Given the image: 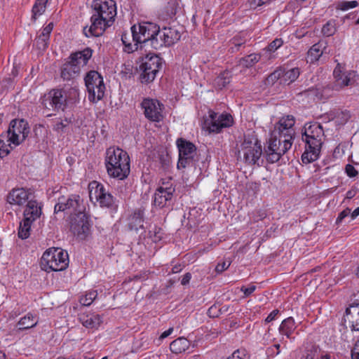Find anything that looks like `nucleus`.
<instances>
[{"instance_id": "47", "label": "nucleus", "mask_w": 359, "mask_h": 359, "mask_svg": "<svg viewBox=\"0 0 359 359\" xmlns=\"http://www.w3.org/2000/svg\"><path fill=\"white\" fill-rule=\"evenodd\" d=\"M283 41L282 39L277 38L269 43V45L267 47V49L269 51L274 52L278 48H280L283 45Z\"/></svg>"}, {"instance_id": "17", "label": "nucleus", "mask_w": 359, "mask_h": 359, "mask_svg": "<svg viewBox=\"0 0 359 359\" xmlns=\"http://www.w3.org/2000/svg\"><path fill=\"white\" fill-rule=\"evenodd\" d=\"M95 187H92L89 192V196L91 201L95 199L101 207L112 208L115 204V200L113 196L109 193L102 184L96 182Z\"/></svg>"}, {"instance_id": "43", "label": "nucleus", "mask_w": 359, "mask_h": 359, "mask_svg": "<svg viewBox=\"0 0 359 359\" xmlns=\"http://www.w3.org/2000/svg\"><path fill=\"white\" fill-rule=\"evenodd\" d=\"M177 4L175 0H171L168 3V5L165 7V12L167 16L172 18L174 17L177 13Z\"/></svg>"}, {"instance_id": "59", "label": "nucleus", "mask_w": 359, "mask_h": 359, "mask_svg": "<svg viewBox=\"0 0 359 359\" xmlns=\"http://www.w3.org/2000/svg\"><path fill=\"white\" fill-rule=\"evenodd\" d=\"M156 41H159V40H162V41H163V36H161V34H157V35H154V36H153V37L151 38V41H150V42H149V45H148V46H151V48H153L154 49L157 50V49H158L159 48H156V47L154 46V44H153V41H154V40H156Z\"/></svg>"}, {"instance_id": "12", "label": "nucleus", "mask_w": 359, "mask_h": 359, "mask_svg": "<svg viewBox=\"0 0 359 359\" xmlns=\"http://www.w3.org/2000/svg\"><path fill=\"white\" fill-rule=\"evenodd\" d=\"M29 133V124L25 120L13 119L7 130V141L18 146L27 137Z\"/></svg>"}, {"instance_id": "20", "label": "nucleus", "mask_w": 359, "mask_h": 359, "mask_svg": "<svg viewBox=\"0 0 359 359\" xmlns=\"http://www.w3.org/2000/svg\"><path fill=\"white\" fill-rule=\"evenodd\" d=\"M344 323L352 331H359V302L353 303L346 309Z\"/></svg>"}, {"instance_id": "31", "label": "nucleus", "mask_w": 359, "mask_h": 359, "mask_svg": "<svg viewBox=\"0 0 359 359\" xmlns=\"http://www.w3.org/2000/svg\"><path fill=\"white\" fill-rule=\"evenodd\" d=\"M121 41L124 45L125 52L130 53L137 50L139 43L133 41L132 34L123 33L121 35Z\"/></svg>"}, {"instance_id": "53", "label": "nucleus", "mask_w": 359, "mask_h": 359, "mask_svg": "<svg viewBox=\"0 0 359 359\" xmlns=\"http://www.w3.org/2000/svg\"><path fill=\"white\" fill-rule=\"evenodd\" d=\"M351 358L359 359V339L355 342L351 350Z\"/></svg>"}, {"instance_id": "61", "label": "nucleus", "mask_w": 359, "mask_h": 359, "mask_svg": "<svg viewBox=\"0 0 359 359\" xmlns=\"http://www.w3.org/2000/svg\"><path fill=\"white\" fill-rule=\"evenodd\" d=\"M217 309L216 306H212L208 311V313L210 317H216L217 314L215 313V310Z\"/></svg>"}, {"instance_id": "25", "label": "nucleus", "mask_w": 359, "mask_h": 359, "mask_svg": "<svg viewBox=\"0 0 359 359\" xmlns=\"http://www.w3.org/2000/svg\"><path fill=\"white\" fill-rule=\"evenodd\" d=\"M128 228L130 231L138 232L144 229V212L141 209L135 210L128 217Z\"/></svg>"}, {"instance_id": "50", "label": "nucleus", "mask_w": 359, "mask_h": 359, "mask_svg": "<svg viewBox=\"0 0 359 359\" xmlns=\"http://www.w3.org/2000/svg\"><path fill=\"white\" fill-rule=\"evenodd\" d=\"M53 22H50L46 27H45L40 35H41L43 38H48L49 39L50 34L53 30Z\"/></svg>"}, {"instance_id": "63", "label": "nucleus", "mask_w": 359, "mask_h": 359, "mask_svg": "<svg viewBox=\"0 0 359 359\" xmlns=\"http://www.w3.org/2000/svg\"><path fill=\"white\" fill-rule=\"evenodd\" d=\"M180 34L175 29H174V33H172V44L177 41L180 39Z\"/></svg>"}, {"instance_id": "49", "label": "nucleus", "mask_w": 359, "mask_h": 359, "mask_svg": "<svg viewBox=\"0 0 359 359\" xmlns=\"http://www.w3.org/2000/svg\"><path fill=\"white\" fill-rule=\"evenodd\" d=\"M317 354V350L316 348L308 349L302 355V359H315Z\"/></svg>"}, {"instance_id": "23", "label": "nucleus", "mask_w": 359, "mask_h": 359, "mask_svg": "<svg viewBox=\"0 0 359 359\" xmlns=\"http://www.w3.org/2000/svg\"><path fill=\"white\" fill-rule=\"evenodd\" d=\"M79 320L84 327L88 329H97L102 323V316L94 313H80Z\"/></svg>"}, {"instance_id": "18", "label": "nucleus", "mask_w": 359, "mask_h": 359, "mask_svg": "<svg viewBox=\"0 0 359 359\" xmlns=\"http://www.w3.org/2000/svg\"><path fill=\"white\" fill-rule=\"evenodd\" d=\"M141 106L145 117L149 121L159 122L163 118V105L157 100L144 99Z\"/></svg>"}, {"instance_id": "14", "label": "nucleus", "mask_w": 359, "mask_h": 359, "mask_svg": "<svg viewBox=\"0 0 359 359\" xmlns=\"http://www.w3.org/2000/svg\"><path fill=\"white\" fill-rule=\"evenodd\" d=\"M85 207L83 201L79 195H71L68 197L62 196L58 198L55 205V212L67 211L70 214H79L83 212Z\"/></svg>"}, {"instance_id": "4", "label": "nucleus", "mask_w": 359, "mask_h": 359, "mask_svg": "<svg viewBox=\"0 0 359 359\" xmlns=\"http://www.w3.org/2000/svg\"><path fill=\"white\" fill-rule=\"evenodd\" d=\"M323 135L324 131L320 124L314 123L305 126L302 134V140L306 143V150L302 156L304 163H309L318 158Z\"/></svg>"}, {"instance_id": "22", "label": "nucleus", "mask_w": 359, "mask_h": 359, "mask_svg": "<svg viewBox=\"0 0 359 359\" xmlns=\"http://www.w3.org/2000/svg\"><path fill=\"white\" fill-rule=\"evenodd\" d=\"M30 192L24 188L12 189L7 196V201L11 205L21 206L29 201Z\"/></svg>"}, {"instance_id": "8", "label": "nucleus", "mask_w": 359, "mask_h": 359, "mask_svg": "<svg viewBox=\"0 0 359 359\" xmlns=\"http://www.w3.org/2000/svg\"><path fill=\"white\" fill-rule=\"evenodd\" d=\"M88 100L93 102L100 100L104 95L105 85L102 76L96 71L88 72L84 78Z\"/></svg>"}, {"instance_id": "56", "label": "nucleus", "mask_w": 359, "mask_h": 359, "mask_svg": "<svg viewBox=\"0 0 359 359\" xmlns=\"http://www.w3.org/2000/svg\"><path fill=\"white\" fill-rule=\"evenodd\" d=\"M279 311L277 310V309H275L273 311H272L269 314V316L266 317V318L265 319V322L266 323H270L271 321H273V320H275L276 316L278 315Z\"/></svg>"}, {"instance_id": "11", "label": "nucleus", "mask_w": 359, "mask_h": 359, "mask_svg": "<svg viewBox=\"0 0 359 359\" xmlns=\"http://www.w3.org/2000/svg\"><path fill=\"white\" fill-rule=\"evenodd\" d=\"M208 114V117L204 120L203 128L210 133H219L223 128L233 125V117L229 114H218L212 110H209Z\"/></svg>"}, {"instance_id": "46", "label": "nucleus", "mask_w": 359, "mask_h": 359, "mask_svg": "<svg viewBox=\"0 0 359 359\" xmlns=\"http://www.w3.org/2000/svg\"><path fill=\"white\" fill-rule=\"evenodd\" d=\"M266 212L264 210H256L252 212L250 219L254 222H257L266 218Z\"/></svg>"}, {"instance_id": "6", "label": "nucleus", "mask_w": 359, "mask_h": 359, "mask_svg": "<svg viewBox=\"0 0 359 359\" xmlns=\"http://www.w3.org/2000/svg\"><path fill=\"white\" fill-rule=\"evenodd\" d=\"M65 86L62 88H55L48 93L49 103H46L47 108L51 107L56 111H64L67 107L68 102L76 100L79 95L76 86Z\"/></svg>"}, {"instance_id": "55", "label": "nucleus", "mask_w": 359, "mask_h": 359, "mask_svg": "<svg viewBox=\"0 0 359 359\" xmlns=\"http://www.w3.org/2000/svg\"><path fill=\"white\" fill-rule=\"evenodd\" d=\"M245 43V39H240L237 36L234 37L232 41V43L235 46L236 50H238V48Z\"/></svg>"}, {"instance_id": "52", "label": "nucleus", "mask_w": 359, "mask_h": 359, "mask_svg": "<svg viewBox=\"0 0 359 359\" xmlns=\"http://www.w3.org/2000/svg\"><path fill=\"white\" fill-rule=\"evenodd\" d=\"M230 264V262H223L222 263H219L215 267V271L217 273H222L226 270L229 267Z\"/></svg>"}, {"instance_id": "45", "label": "nucleus", "mask_w": 359, "mask_h": 359, "mask_svg": "<svg viewBox=\"0 0 359 359\" xmlns=\"http://www.w3.org/2000/svg\"><path fill=\"white\" fill-rule=\"evenodd\" d=\"M335 31L334 25L330 21L327 22L322 28V33L327 36L333 35Z\"/></svg>"}, {"instance_id": "42", "label": "nucleus", "mask_w": 359, "mask_h": 359, "mask_svg": "<svg viewBox=\"0 0 359 359\" xmlns=\"http://www.w3.org/2000/svg\"><path fill=\"white\" fill-rule=\"evenodd\" d=\"M5 138L6 135L4 134L0 135V158H4L10 153V145L5 142Z\"/></svg>"}, {"instance_id": "10", "label": "nucleus", "mask_w": 359, "mask_h": 359, "mask_svg": "<svg viewBox=\"0 0 359 359\" xmlns=\"http://www.w3.org/2000/svg\"><path fill=\"white\" fill-rule=\"evenodd\" d=\"M162 67V59L157 55L149 53L140 65L142 83H150L154 80L159 69Z\"/></svg>"}, {"instance_id": "19", "label": "nucleus", "mask_w": 359, "mask_h": 359, "mask_svg": "<svg viewBox=\"0 0 359 359\" xmlns=\"http://www.w3.org/2000/svg\"><path fill=\"white\" fill-rule=\"evenodd\" d=\"M333 75L336 80V86L342 88L352 84L356 76V72L354 71L347 72L344 66L338 63L334 69Z\"/></svg>"}, {"instance_id": "24", "label": "nucleus", "mask_w": 359, "mask_h": 359, "mask_svg": "<svg viewBox=\"0 0 359 359\" xmlns=\"http://www.w3.org/2000/svg\"><path fill=\"white\" fill-rule=\"evenodd\" d=\"M41 213V207L36 201L29 200L24 210V219L28 218L29 221L33 223V222L40 217Z\"/></svg>"}, {"instance_id": "32", "label": "nucleus", "mask_w": 359, "mask_h": 359, "mask_svg": "<svg viewBox=\"0 0 359 359\" xmlns=\"http://www.w3.org/2000/svg\"><path fill=\"white\" fill-rule=\"evenodd\" d=\"M48 0H36L32 9V20L35 22L38 17L41 16L46 11V4Z\"/></svg>"}, {"instance_id": "35", "label": "nucleus", "mask_w": 359, "mask_h": 359, "mask_svg": "<svg viewBox=\"0 0 359 359\" xmlns=\"http://www.w3.org/2000/svg\"><path fill=\"white\" fill-rule=\"evenodd\" d=\"M231 74L229 71L225 70L222 72L215 79V86L222 89L225 87L227 84H229L231 81Z\"/></svg>"}, {"instance_id": "57", "label": "nucleus", "mask_w": 359, "mask_h": 359, "mask_svg": "<svg viewBox=\"0 0 359 359\" xmlns=\"http://www.w3.org/2000/svg\"><path fill=\"white\" fill-rule=\"evenodd\" d=\"M350 212H351V210L347 208V209L343 210L341 212H340L337 219V222H341L343 219H344L346 216H348V215L350 213Z\"/></svg>"}, {"instance_id": "7", "label": "nucleus", "mask_w": 359, "mask_h": 359, "mask_svg": "<svg viewBox=\"0 0 359 359\" xmlns=\"http://www.w3.org/2000/svg\"><path fill=\"white\" fill-rule=\"evenodd\" d=\"M69 264L68 253L61 248H49L43 254L40 265L42 270L60 271L66 269Z\"/></svg>"}, {"instance_id": "64", "label": "nucleus", "mask_w": 359, "mask_h": 359, "mask_svg": "<svg viewBox=\"0 0 359 359\" xmlns=\"http://www.w3.org/2000/svg\"><path fill=\"white\" fill-rule=\"evenodd\" d=\"M314 93H316V89L312 88H309L307 90H304L300 94L302 95H309L311 94H314Z\"/></svg>"}, {"instance_id": "37", "label": "nucleus", "mask_w": 359, "mask_h": 359, "mask_svg": "<svg viewBox=\"0 0 359 359\" xmlns=\"http://www.w3.org/2000/svg\"><path fill=\"white\" fill-rule=\"evenodd\" d=\"M331 115L333 116L332 118L336 119V121L339 124H344L351 117L348 111H337L332 112Z\"/></svg>"}, {"instance_id": "41", "label": "nucleus", "mask_w": 359, "mask_h": 359, "mask_svg": "<svg viewBox=\"0 0 359 359\" xmlns=\"http://www.w3.org/2000/svg\"><path fill=\"white\" fill-rule=\"evenodd\" d=\"M97 293L96 291L88 292L85 296L80 299V303L84 306H90L95 299Z\"/></svg>"}, {"instance_id": "58", "label": "nucleus", "mask_w": 359, "mask_h": 359, "mask_svg": "<svg viewBox=\"0 0 359 359\" xmlns=\"http://www.w3.org/2000/svg\"><path fill=\"white\" fill-rule=\"evenodd\" d=\"M191 278V274L190 273H189V272H188V273H186L183 276V277H182V278L181 284H182V285H187V284L189 283V281H190Z\"/></svg>"}, {"instance_id": "62", "label": "nucleus", "mask_w": 359, "mask_h": 359, "mask_svg": "<svg viewBox=\"0 0 359 359\" xmlns=\"http://www.w3.org/2000/svg\"><path fill=\"white\" fill-rule=\"evenodd\" d=\"M270 0H253L252 4L256 6H261L269 3Z\"/></svg>"}, {"instance_id": "54", "label": "nucleus", "mask_w": 359, "mask_h": 359, "mask_svg": "<svg viewBox=\"0 0 359 359\" xmlns=\"http://www.w3.org/2000/svg\"><path fill=\"white\" fill-rule=\"evenodd\" d=\"M256 289V287L255 285H250L248 287H245L243 286L241 288V290L244 293V294L248 297Z\"/></svg>"}, {"instance_id": "3", "label": "nucleus", "mask_w": 359, "mask_h": 359, "mask_svg": "<svg viewBox=\"0 0 359 359\" xmlns=\"http://www.w3.org/2000/svg\"><path fill=\"white\" fill-rule=\"evenodd\" d=\"M107 172L110 177L123 180L130 174V158L128 153L118 147H109L104 159Z\"/></svg>"}, {"instance_id": "29", "label": "nucleus", "mask_w": 359, "mask_h": 359, "mask_svg": "<svg viewBox=\"0 0 359 359\" xmlns=\"http://www.w3.org/2000/svg\"><path fill=\"white\" fill-rule=\"evenodd\" d=\"M189 347V341L184 337H179L172 341L170 349L172 353H180L185 351Z\"/></svg>"}, {"instance_id": "15", "label": "nucleus", "mask_w": 359, "mask_h": 359, "mask_svg": "<svg viewBox=\"0 0 359 359\" xmlns=\"http://www.w3.org/2000/svg\"><path fill=\"white\" fill-rule=\"evenodd\" d=\"M176 144L179 150L177 168H185L193 163L196 154V147L193 143L183 138L177 139Z\"/></svg>"}, {"instance_id": "21", "label": "nucleus", "mask_w": 359, "mask_h": 359, "mask_svg": "<svg viewBox=\"0 0 359 359\" xmlns=\"http://www.w3.org/2000/svg\"><path fill=\"white\" fill-rule=\"evenodd\" d=\"M174 192L175 188L172 186L160 187L154 194V205L161 208L164 207L167 202L171 200Z\"/></svg>"}, {"instance_id": "40", "label": "nucleus", "mask_w": 359, "mask_h": 359, "mask_svg": "<svg viewBox=\"0 0 359 359\" xmlns=\"http://www.w3.org/2000/svg\"><path fill=\"white\" fill-rule=\"evenodd\" d=\"M282 74L281 68L277 69L266 78V83L273 85L278 80H280V83H282Z\"/></svg>"}, {"instance_id": "36", "label": "nucleus", "mask_w": 359, "mask_h": 359, "mask_svg": "<svg viewBox=\"0 0 359 359\" xmlns=\"http://www.w3.org/2000/svg\"><path fill=\"white\" fill-rule=\"evenodd\" d=\"M260 58H261V56L259 54H255V53L250 54L249 55H247V56L240 59L239 65L244 67L248 68V67L253 66L257 62H258L259 61Z\"/></svg>"}, {"instance_id": "5", "label": "nucleus", "mask_w": 359, "mask_h": 359, "mask_svg": "<svg viewBox=\"0 0 359 359\" xmlns=\"http://www.w3.org/2000/svg\"><path fill=\"white\" fill-rule=\"evenodd\" d=\"M92 53L93 51L89 48L72 53L68 60L60 67L61 78L64 81H72V84L74 83V80L79 76L81 69L86 65L92 57Z\"/></svg>"}, {"instance_id": "1", "label": "nucleus", "mask_w": 359, "mask_h": 359, "mask_svg": "<svg viewBox=\"0 0 359 359\" xmlns=\"http://www.w3.org/2000/svg\"><path fill=\"white\" fill-rule=\"evenodd\" d=\"M295 118L292 115H287L280 118L271 133L269 144L265 149L266 160L276 163L280 160L292 147L294 136L293 126Z\"/></svg>"}, {"instance_id": "34", "label": "nucleus", "mask_w": 359, "mask_h": 359, "mask_svg": "<svg viewBox=\"0 0 359 359\" xmlns=\"http://www.w3.org/2000/svg\"><path fill=\"white\" fill-rule=\"evenodd\" d=\"M32 222H29L28 218L23 219L20 223L18 229V236L21 239H26L30 235L31 226Z\"/></svg>"}, {"instance_id": "30", "label": "nucleus", "mask_w": 359, "mask_h": 359, "mask_svg": "<svg viewBox=\"0 0 359 359\" xmlns=\"http://www.w3.org/2000/svg\"><path fill=\"white\" fill-rule=\"evenodd\" d=\"M38 323V318L31 313H27L19 320L18 325L20 330H26L36 326Z\"/></svg>"}, {"instance_id": "38", "label": "nucleus", "mask_w": 359, "mask_h": 359, "mask_svg": "<svg viewBox=\"0 0 359 359\" xmlns=\"http://www.w3.org/2000/svg\"><path fill=\"white\" fill-rule=\"evenodd\" d=\"M71 122L72 121L69 118H60V120L55 122L53 126V130L57 131V133H64Z\"/></svg>"}, {"instance_id": "33", "label": "nucleus", "mask_w": 359, "mask_h": 359, "mask_svg": "<svg viewBox=\"0 0 359 359\" xmlns=\"http://www.w3.org/2000/svg\"><path fill=\"white\" fill-rule=\"evenodd\" d=\"M322 54V45L320 43H316L313 45L309 50L307 53V60L311 63H313L318 61Z\"/></svg>"}, {"instance_id": "28", "label": "nucleus", "mask_w": 359, "mask_h": 359, "mask_svg": "<svg viewBox=\"0 0 359 359\" xmlns=\"http://www.w3.org/2000/svg\"><path fill=\"white\" fill-rule=\"evenodd\" d=\"M283 71L282 74V83L284 84H290L297 80V79L299 76L300 71L297 67L292 68L290 69H285V68H281Z\"/></svg>"}, {"instance_id": "39", "label": "nucleus", "mask_w": 359, "mask_h": 359, "mask_svg": "<svg viewBox=\"0 0 359 359\" xmlns=\"http://www.w3.org/2000/svg\"><path fill=\"white\" fill-rule=\"evenodd\" d=\"M358 6V2L357 1H339L336 5V9L342 11H348V9L354 8Z\"/></svg>"}, {"instance_id": "27", "label": "nucleus", "mask_w": 359, "mask_h": 359, "mask_svg": "<svg viewBox=\"0 0 359 359\" xmlns=\"http://www.w3.org/2000/svg\"><path fill=\"white\" fill-rule=\"evenodd\" d=\"M296 329L295 322L293 318L289 317L282 321L279 327V333L291 339V336Z\"/></svg>"}, {"instance_id": "51", "label": "nucleus", "mask_w": 359, "mask_h": 359, "mask_svg": "<svg viewBox=\"0 0 359 359\" xmlns=\"http://www.w3.org/2000/svg\"><path fill=\"white\" fill-rule=\"evenodd\" d=\"M345 170H346L347 175L350 177H354L357 176L358 174V171L351 164H347L346 165Z\"/></svg>"}, {"instance_id": "13", "label": "nucleus", "mask_w": 359, "mask_h": 359, "mask_svg": "<svg viewBox=\"0 0 359 359\" xmlns=\"http://www.w3.org/2000/svg\"><path fill=\"white\" fill-rule=\"evenodd\" d=\"M133 41L149 45L151 38L157 35L158 26L151 22H143L130 28Z\"/></svg>"}, {"instance_id": "26", "label": "nucleus", "mask_w": 359, "mask_h": 359, "mask_svg": "<svg viewBox=\"0 0 359 359\" xmlns=\"http://www.w3.org/2000/svg\"><path fill=\"white\" fill-rule=\"evenodd\" d=\"M172 33H174V29L164 27L163 29H160L158 27V34H161L163 36V41L154 40L153 44L156 48H161L163 46H170L172 44Z\"/></svg>"}, {"instance_id": "48", "label": "nucleus", "mask_w": 359, "mask_h": 359, "mask_svg": "<svg viewBox=\"0 0 359 359\" xmlns=\"http://www.w3.org/2000/svg\"><path fill=\"white\" fill-rule=\"evenodd\" d=\"M246 357L245 350L237 349L226 359H246Z\"/></svg>"}, {"instance_id": "9", "label": "nucleus", "mask_w": 359, "mask_h": 359, "mask_svg": "<svg viewBox=\"0 0 359 359\" xmlns=\"http://www.w3.org/2000/svg\"><path fill=\"white\" fill-rule=\"evenodd\" d=\"M238 152L243 154L246 163L255 165L262 154L261 142L255 136H245Z\"/></svg>"}, {"instance_id": "16", "label": "nucleus", "mask_w": 359, "mask_h": 359, "mask_svg": "<svg viewBox=\"0 0 359 359\" xmlns=\"http://www.w3.org/2000/svg\"><path fill=\"white\" fill-rule=\"evenodd\" d=\"M90 228L88 218L83 212L76 214L71 219L70 230L80 240H84L88 236Z\"/></svg>"}, {"instance_id": "2", "label": "nucleus", "mask_w": 359, "mask_h": 359, "mask_svg": "<svg viewBox=\"0 0 359 359\" xmlns=\"http://www.w3.org/2000/svg\"><path fill=\"white\" fill-rule=\"evenodd\" d=\"M116 6L114 0H95L92 4L91 25L85 26L83 32L86 37L99 36L115 20Z\"/></svg>"}, {"instance_id": "44", "label": "nucleus", "mask_w": 359, "mask_h": 359, "mask_svg": "<svg viewBox=\"0 0 359 359\" xmlns=\"http://www.w3.org/2000/svg\"><path fill=\"white\" fill-rule=\"evenodd\" d=\"M48 38H43L41 35H39L34 41V45L38 49L44 50L48 47Z\"/></svg>"}, {"instance_id": "60", "label": "nucleus", "mask_w": 359, "mask_h": 359, "mask_svg": "<svg viewBox=\"0 0 359 359\" xmlns=\"http://www.w3.org/2000/svg\"><path fill=\"white\" fill-rule=\"evenodd\" d=\"M172 331H173V327H170L168 330H165L161 334L160 339H163L168 337L169 335H170L172 334Z\"/></svg>"}]
</instances>
